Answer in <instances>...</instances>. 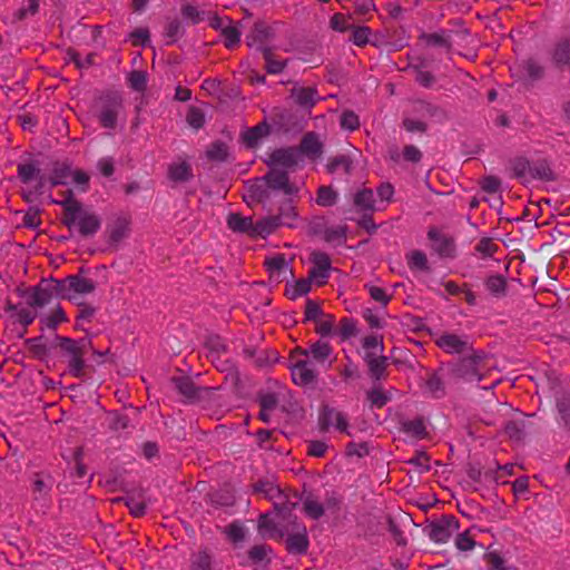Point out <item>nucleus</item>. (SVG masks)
I'll return each instance as SVG.
<instances>
[{"mask_svg": "<svg viewBox=\"0 0 570 570\" xmlns=\"http://www.w3.org/2000/svg\"><path fill=\"white\" fill-rule=\"evenodd\" d=\"M56 341L60 351L69 356V373L75 377H82L86 368L83 356L89 348H92L91 341L87 338L73 340L66 336H57Z\"/></svg>", "mask_w": 570, "mask_h": 570, "instance_id": "f257e3e1", "label": "nucleus"}, {"mask_svg": "<svg viewBox=\"0 0 570 570\" xmlns=\"http://www.w3.org/2000/svg\"><path fill=\"white\" fill-rule=\"evenodd\" d=\"M95 108L101 127L114 129L117 126L118 115L124 108L122 98L118 92H105L97 98Z\"/></svg>", "mask_w": 570, "mask_h": 570, "instance_id": "f03ea898", "label": "nucleus"}, {"mask_svg": "<svg viewBox=\"0 0 570 570\" xmlns=\"http://www.w3.org/2000/svg\"><path fill=\"white\" fill-rule=\"evenodd\" d=\"M466 356L451 365V374L456 379L465 381L481 380V372L485 367L484 354L473 348L466 352Z\"/></svg>", "mask_w": 570, "mask_h": 570, "instance_id": "7ed1b4c3", "label": "nucleus"}, {"mask_svg": "<svg viewBox=\"0 0 570 570\" xmlns=\"http://www.w3.org/2000/svg\"><path fill=\"white\" fill-rule=\"evenodd\" d=\"M262 181L272 191H281L286 196H293L298 193V187L291 181L288 171L281 168H268Z\"/></svg>", "mask_w": 570, "mask_h": 570, "instance_id": "20e7f679", "label": "nucleus"}, {"mask_svg": "<svg viewBox=\"0 0 570 570\" xmlns=\"http://www.w3.org/2000/svg\"><path fill=\"white\" fill-rule=\"evenodd\" d=\"M428 238L432 242V249L443 258H453L456 246L452 236L441 233L436 227H431L428 232Z\"/></svg>", "mask_w": 570, "mask_h": 570, "instance_id": "39448f33", "label": "nucleus"}, {"mask_svg": "<svg viewBox=\"0 0 570 570\" xmlns=\"http://www.w3.org/2000/svg\"><path fill=\"white\" fill-rule=\"evenodd\" d=\"M266 164L268 168L294 169L298 164V151L295 147L275 149L269 154Z\"/></svg>", "mask_w": 570, "mask_h": 570, "instance_id": "423d86ee", "label": "nucleus"}, {"mask_svg": "<svg viewBox=\"0 0 570 570\" xmlns=\"http://www.w3.org/2000/svg\"><path fill=\"white\" fill-rule=\"evenodd\" d=\"M60 195L63 197L62 200H53L55 204H59L62 206V217L61 223L68 227V229H71L75 227V219L76 214L81 209L83 206L82 203L78 199H76L75 194L72 189H67L60 193Z\"/></svg>", "mask_w": 570, "mask_h": 570, "instance_id": "0eeeda50", "label": "nucleus"}, {"mask_svg": "<svg viewBox=\"0 0 570 570\" xmlns=\"http://www.w3.org/2000/svg\"><path fill=\"white\" fill-rule=\"evenodd\" d=\"M75 216V226H77L81 237L88 238L94 236L101 226L100 217L95 213L85 210L83 206Z\"/></svg>", "mask_w": 570, "mask_h": 570, "instance_id": "6e6552de", "label": "nucleus"}, {"mask_svg": "<svg viewBox=\"0 0 570 570\" xmlns=\"http://www.w3.org/2000/svg\"><path fill=\"white\" fill-rule=\"evenodd\" d=\"M292 379L296 385L307 386L315 382L316 372L306 358L291 360Z\"/></svg>", "mask_w": 570, "mask_h": 570, "instance_id": "1a4fd4ad", "label": "nucleus"}, {"mask_svg": "<svg viewBox=\"0 0 570 570\" xmlns=\"http://www.w3.org/2000/svg\"><path fill=\"white\" fill-rule=\"evenodd\" d=\"M175 389L187 402H196L202 397V392L208 391L207 387H198L189 376H173L170 379Z\"/></svg>", "mask_w": 570, "mask_h": 570, "instance_id": "9d476101", "label": "nucleus"}, {"mask_svg": "<svg viewBox=\"0 0 570 570\" xmlns=\"http://www.w3.org/2000/svg\"><path fill=\"white\" fill-rule=\"evenodd\" d=\"M435 344L438 347L443 350L449 354H463L469 351H472L471 345L468 341L462 340L459 335L454 333H444L436 341Z\"/></svg>", "mask_w": 570, "mask_h": 570, "instance_id": "9b49d317", "label": "nucleus"}, {"mask_svg": "<svg viewBox=\"0 0 570 570\" xmlns=\"http://www.w3.org/2000/svg\"><path fill=\"white\" fill-rule=\"evenodd\" d=\"M330 416H335L334 424L340 432H347L348 423L344 414L326 404L322 405L320 410L318 425L322 431H328L332 426Z\"/></svg>", "mask_w": 570, "mask_h": 570, "instance_id": "f8f14e48", "label": "nucleus"}, {"mask_svg": "<svg viewBox=\"0 0 570 570\" xmlns=\"http://www.w3.org/2000/svg\"><path fill=\"white\" fill-rule=\"evenodd\" d=\"M331 268L330 256L325 253L313 254V267L311 268L308 276L312 279H316L318 285H324L328 277V271Z\"/></svg>", "mask_w": 570, "mask_h": 570, "instance_id": "ddd939ff", "label": "nucleus"}, {"mask_svg": "<svg viewBox=\"0 0 570 570\" xmlns=\"http://www.w3.org/2000/svg\"><path fill=\"white\" fill-rule=\"evenodd\" d=\"M333 348L332 346L322 340H318L317 342L313 343L308 350H303L302 347H296L291 353V360H295L296 355H303L308 356L309 354L313 356V358L317 362H324L330 357L332 354Z\"/></svg>", "mask_w": 570, "mask_h": 570, "instance_id": "4468645a", "label": "nucleus"}, {"mask_svg": "<svg viewBox=\"0 0 570 570\" xmlns=\"http://www.w3.org/2000/svg\"><path fill=\"white\" fill-rule=\"evenodd\" d=\"M297 151L298 154L301 153L311 159H316L323 153V144L318 139V136L311 131L303 136Z\"/></svg>", "mask_w": 570, "mask_h": 570, "instance_id": "2eb2a0df", "label": "nucleus"}, {"mask_svg": "<svg viewBox=\"0 0 570 570\" xmlns=\"http://www.w3.org/2000/svg\"><path fill=\"white\" fill-rule=\"evenodd\" d=\"M267 499L274 502V510L278 514L291 512L297 504V502H291L289 495L285 492V490H282L276 484H273Z\"/></svg>", "mask_w": 570, "mask_h": 570, "instance_id": "dca6fc26", "label": "nucleus"}, {"mask_svg": "<svg viewBox=\"0 0 570 570\" xmlns=\"http://www.w3.org/2000/svg\"><path fill=\"white\" fill-rule=\"evenodd\" d=\"M52 297V288L48 284L47 278H42L41 282L33 287L28 304L31 307H43L50 303Z\"/></svg>", "mask_w": 570, "mask_h": 570, "instance_id": "f3484780", "label": "nucleus"}, {"mask_svg": "<svg viewBox=\"0 0 570 570\" xmlns=\"http://www.w3.org/2000/svg\"><path fill=\"white\" fill-rule=\"evenodd\" d=\"M285 544H286V550L289 553H294V554L306 553L308 546H309L306 527L303 525L302 529L297 533L289 534L286 538Z\"/></svg>", "mask_w": 570, "mask_h": 570, "instance_id": "a211bd4d", "label": "nucleus"}, {"mask_svg": "<svg viewBox=\"0 0 570 570\" xmlns=\"http://www.w3.org/2000/svg\"><path fill=\"white\" fill-rule=\"evenodd\" d=\"M401 431L416 440H424L429 438V432L423 416H417L413 420L402 421Z\"/></svg>", "mask_w": 570, "mask_h": 570, "instance_id": "6ab92c4d", "label": "nucleus"}, {"mask_svg": "<svg viewBox=\"0 0 570 570\" xmlns=\"http://www.w3.org/2000/svg\"><path fill=\"white\" fill-rule=\"evenodd\" d=\"M227 226L235 233H243L254 237V222L250 217H244L239 213H232L227 217Z\"/></svg>", "mask_w": 570, "mask_h": 570, "instance_id": "aec40b11", "label": "nucleus"}, {"mask_svg": "<svg viewBox=\"0 0 570 570\" xmlns=\"http://www.w3.org/2000/svg\"><path fill=\"white\" fill-rule=\"evenodd\" d=\"M317 91L314 87H293L291 89V97L295 102L305 108H312L316 104Z\"/></svg>", "mask_w": 570, "mask_h": 570, "instance_id": "412c9836", "label": "nucleus"}, {"mask_svg": "<svg viewBox=\"0 0 570 570\" xmlns=\"http://www.w3.org/2000/svg\"><path fill=\"white\" fill-rule=\"evenodd\" d=\"M552 60L558 68H570V36L556 43Z\"/></svg>", "mask_w": 570, "mask_h": 570, "instance_id": "4be33fe9", "label": "nucleus"}, {"mask_svg": "<svg viewBox=\"0 0 570 570\" xmlns=\"http://www.w3.org/2000/svg\"><path fill=\"white\" fill-rule=\"evenodd\" d=\"M366 364L368 366V373L374 380H383L387 376V357L376 356L373 353H367L365 356Z\"/></svg>", "mask_w": 570, "mask_h": 570, "instance_id": "5701e85b", "label": "nucleus"}, {"mask_svg": "<svg viewBox=\"0 0 570 570\" xmlns=\"http://www.w3.org/2000/svg\"><path fill=\"white\" fill-rule=\"evenodd\" d=\"M130 219L118 217L109 227V243L118 245L129 233Z\"/></svg>", "mask_w": 570, "mask_h": 570, "instance_id": "b1692460", "label": "nucleus"}, {"mask_svg": "<svg viewBox=\"0 0 570 570\" xmlns=\"http://www.w3.org/2000/svg\"><path fill=\"white\" fill-rule=\"evenodd\" d=\"M68 286L73 296L76 294H90L96 289V284L92 279L80 275H69Z\"/></svg>", "mask_w": 570, "mask_h": 570, "instance_id": "393cba45", "label": "nucleus"}, {"mask_svg": "<svg viewBox=\"0 0 570 570\" xmlns=\"http://www.w3.org/2000/svg\"><path fill=\"white\" fill-rule=\"evenodd\" d=\"M354 206L362 213H374L375 200L373 190L370 188H363L354 195Z\"/></svg>", "mask_w": 570, "mask_h": 570, "instance_id": "a878e982", "label": "nucleus"}, {"mask_svg": "<svg viewBox=\"0 0 570 570\" xmlns=\"http://www.w3.org/2000/svg\"><path fill=\"white\" fill-rule=\"evenodd\" d=\"M167 175L174 183H185L193 178L191 167L187 161L170 164L168 166Z\"/></svg>", "mask_w": 570, "mask_h": 570, "instance_id": "bb28decb", "label": "nucleus"}, {"mask_svg": "<svg viewBox=\"0 0 570 570\" xmlns=\"http://www.w3.org/2000/svg\"><path fill=\"white\" fill-rule=\"evenodd\" d=\"M71 174V167L69 164L65 161H55L49 177L50 185L52 187L65 185Z\"/></svg>", "mask_w": 570, "mask_h": 570, "instance_id": "cd10ccee", "label": "nucleus"}, {"mask_svg": "<svg viewBox=\"0 0 570 570\" xmlns=\"http://www.w3.org/2000/svg\"><path fill=\"white\" fill-rule=\"evenodd\" d=\"M142 495H144L142 491H141V490H139V492H138V499H136V498H134V497L128 495V497H126V498H116V499H112V502H114V503L124 502V503L128 507V509H129L130 513H131L134 517L139 518V517L145 515V513H146V503H145V501L142 500Z\"/></svg>", "mask_w": 570, "mask_h": 570, "instance_id": "c85d7f7f", "label": "nucleus"}, {"mask_svg": "<svg viewBox=\"0 0 570 570\" xmlns=\"http://www.w3.org/2000/svg\"><path fill=\"white\" fill-rule=\"evenodd\" d=\"M422 43L431 48L450 49V37L445 31L424 33L420 37Z\"/></svg>", "mask_w": 570, "mask_h": 570, "instance_id": "c756f323", "label": "nucleus"}, {"mask_svg": "<svg viewBox=\"0 0 570 570\" xmlns=\"http://www.w3.org/2000/svg\"><path fill=\"white\" fill-rule=\"evenodd\" d=\"M281 225L279 217L276 215L268 216L262 218L261 220L254 223V237L256 236H266L275 232Z\"/></svg>", "mask_w": 570, "mask_h": 570, "instance_id": "7c9ffc66", "label": "nucleus"}, {"mask_svg": "<svg viewBox=\"0 0 570 570\" xmlns=\"http://www.w3.org/2000/svg\"><path fill=\"white\" fill-rule=\"evenodd\" d=\"M228 156L229 148L227 144L222 140L213 141L206 150V157L212 161L223 163L227 160Z\"/></svg>", "mask_w": 570, "mask_h": 570, "instance_id": "2f4dec72", "label": "nucleus"}, {"mask_svg": "<svg viewBox=\"0 0 570 570\" xmlns=\"http://www.w3.org/2000/svg\"><path fill=\"white\" fill-rule=\"evenodd\" d=\"M268 36L269 29L264 23H256L246 37V42L249 47L263 48Z\"/></svg>", "mask_w": 570, "mask_h": 570, "instance_id": "473e14b6", "label": "nucleus"}, {"mask_svg": "<svg viewBox=\"0 0 570 570\" xmlns=\"http://www.w3.org/2000/svg\"><path fill=\"white\" fill-rule=\"evenodd\" d=\"M46 480H51V475L49 473H33L32 493L35 494V499L42 498L49 493L51 485L48 484Z\"/></svg>", "mask_w": 570, "mask_h": 570, "instance_id": "72a5a7b5", "label": "nucleus"}, {"mask_svg": "<svg viewBox=\"0 0 570 570\" xmlns=\"http://www.w3.org/2000/svg\"><path fill=\"white\" fill-rule=\"evenodd\" d=\"M484 285L487 289L497 297L505 296L507 294L508 284L505 277L502 275H491L487 277Z\"/></svg>", "mask_w": 570, "mask_h": 570, "instance_id": "f704fd0d", "label": "nucleus"}, {"mask_svg": "<svg viewBox=\"0 0 570 570\" xmlns=\"http://www.w3.org/2000/svg\"><path fill=\"white\" fill-rule=\"evenodd\" d=\"M276 216L279 217V223L282 226H293V223L297 217V210L296 206L293 204V200L291 198L286 199L282 204Z\"/></svg>", "mask_w": 570, "mask_h": 570, "instance_id": "c9c22d12", "label": "nucleus"}, {"mask_svg": "<svg viewBox=\"0 0 570 570\" xmlns=\"http://www.w3.org/2000/svg\"><path fill=\"white\" fill-rule=\"evenodd\" d=\"M407 266L412 271L429 272V263L426 255L419 249L411 250L406 254Z\"/></svg>", "mask_w": 570, "mask_h": 570, "instance_id": "e433bc0d", "label": "nucleus"}, {"mask_svg": "<svg viewBox=\"0 0 570 570\" xmlns=\"http://www.w3.org/2000/svg\"><path fill=\"white\" fill-rule=\"evenodd\" d=\"M530 177L544 181L554 180V174L547 160H538L531 165Z\"/></svg>", "mask_w": 570, "mask_h": 570, "instance_id": "4c0bfd02", "label": "nucleus"}, {"mask_svg": "<svg viewBox=\"0 0 570 570\" xmlns=\"http://www.w3.org/2000/svg\"><path fill=\"white\" fill-rule=\"evenodd\" d=\"M69 276L63 279H56L50 277L47 279L48 284L52 288L53 296L59 297L61 299H72L73 295L70 292L68 286Z\"/></svg>", "mask_w": 570, "mask_h": 570, "instance_id": "58836bf2", "label": "nucleus"}, {"mask_svg": "<svg viewBox=\"0 0 570 570\" xmlns=\"http://www.w3.org/2000/svg\"><path fill=\"white\" fill-rule=\"evenodd\" d=\"M312 288V278H301L295 282L294 285L287 286L285 289V296L289 299H296L303 295H306Z\"/></svg>", "mask_w": 570, "mask_h": 570, "instance_id": "ea45409f", "label": "nucleus"}, {"mask_svg": "<svg viewBox=\"0 0 570 570\" xmlns=\"http://www.w3.org/2000/svg\"><path fill=\"white\" fill-rule=\"evenodd\" d=\"M180 12L183 18L193 24H197L206 20L208 16L205 11H200L196 6H193L190 3H183Z\"/></svg>", "mask_w": 570, "mask_h": 570, "instance_id": "a19ab883", "label": "nucleus"}, {"mask_svg": "<svg viewBox=\"0 0 570 570\" xmlns=\"http://www.w3.org/2000/svg\"><path fill=\"white\" fill-rule=\"evenodd\" d=\"M425 386L434 397H442L445 395L444 382L438 372H433L428 375Z\"/></svg>", "mask_w": 570, "mask_h": 570, "instance_id": "79ce46f5", "label": "nucleus"}, {"mask_svg": "<svg viewBox=\"0 0 570 570\" xmlns=\"http://www.w3.org/2000/svg\"><path fill=\"white\" fill-rule=\"evenodd\" d=\"M337 193L331 186H321L317 189L316 204L322 207H330L336 204Z\"/></svg>", "mask_w": 570, "mask_h": 570, "instance_id": "37998d69", "label": "nucleus"}, {"mask_svg": "<svg viewBox=\"0 0 570 570\" xmlns=\"http://www.w3.org/2000/svg\"><path fill=\"white\" fill-rule=\"evenodd\" d=\"M212 553L205 548L193 554L191 567L197 570H212Z\"/></svg>", "mask_w": 570, "mask_h": 570, "instance_id": "c03bdc74", "label": "nucleus"}, {"mask_svg": "<svg viewBox=\"0 0 570 570\" xmlns=\"http://www.w3.org/2000/svg\"><path fill=\"white\" fill-rule=\"evenodd\" d=\"M510 168L513 173V177L522 179L530 176V161L524 157H517L510 161Z\"/></svg>", "mask_w": 570, "mask_h": 570, "instance_id": "a18cd8bd", "label": "nucleus"}, {"mask_svg": "<svg viewBox=\"0 0 570 570\" xmlns=\"http://www.w3.org/2000/svg\"><path fill=\"white\" fill-rule=\"evenodd\" d=\"M303 510L313 520H318L325 513L323 504L312 497H307L304 500Z\"/></svg>", "mask_w": 570, "mask_h": 570, "instance_id": "49530a36", "label": "nucleus"}, {"mask_svg": "<svg viewBox=\"0 0 570 570\" xmlns=\"http://www.w3.org/2000/svg\"><path fill=\"white\" fill-rule=\"evenodd\" d=\"M499 250V245L491 237H482L475 246V252L481 257H492Z\"/></svg>", "mask_w": 570, "mask_h": 570, "instance_id": "de8ad7c7", "label": "nucleus"}, {"mask_svg": "<svg viewBox=\"0 0 570 570\" xmlns=\"http://www.w3.org/2000/svg\"><path fill=\"white\" fill-rule=\"evenodd\" d=\"M17 174L23 184H28L40 174V169L33 163L19 164Z\"/></svg>", "mask_w": 570, "mask_h": 570, "instance_id": "09e8293b", "label": "nucleus"}, {"mask_svg": "<svg viewBox=\"0 0 570 570\" xmlns=\"http://www.w3.org/2000/svg\"><path fill=\"white\" fill-rule=\"evenodd\" d=\"M220 36L223 38L224 45L227 48H233L234 46L238 45L240 39V31L239 29L230 21L228 26L220 32Z\"/></svg>", "mask_w": 570, "mask_h": 570, "instance_id": "8fccbe9b", "label": "nucleus"}, {"mask_svg": "<svg viewBox=\"0 0 570 570\" xmlns=\"http://www.w3.org/2000/svg\"><path fill=\"white\" fill-rule=\"evenodd\" d=\"M268 134V127L266 124L257 125L248 129L244 136L245 141L248 146L253 147L256 142L265 135Z\"/></svg>", "mask_w": 570, "mask_h": 570, "instance_id": "3c124183", "label": "nucleus"}, {"mask_svg": "<svg viewBox=\"0 0 570 570\" xmlns=\"http://www.w3.org/2000/svg\"><path fill=\"white\" fill-rule=\"evenodd\" d=\"M451 537L448 524L432 523L430 530V538L435 542H445Z\"/></svg>", "mask_w": 570, "mask_h": 570, "instance_id": "603ef678", "label": "nucleus"}, {"mask_svg": "<svg viewBox=\"0 0 570 570\" xmlns=\"http://www.w3.org/2000/svg\"><path fill=\"white\" fill-rule=\"evenodd\" d=\"M366 395L367 400L371 402V405L377 409H382L390 401V397L382 387L372 389L367 392Z\"/></svg>", "mask_w": 570, "mask_h": 570, "instance_id": "864d4df0", "label": "nucleus"}, {"mask_svg": "<svg viewBox=\"0 0 570 570\" xmlns=\"http://www.w3.org/2000/svg\"><path fill=\"white\" fill-rule=\"evenodd\" d=\"M340 124L343 129L354 131L360 127V119L354 111L345 110L341 115Z\"/></svg>", "mask_w": 570, "mask_h": 570, "instance_id": "5fc2aeb1", "label": "nucleus"}, {"mask_svg": "<svg viewBox=\"0 0 570 570\" xmlns=\"http://www.w3.org/2000/svg\"><path fill=\"white\" fill-rule=\"evenodd\" d=\"M264 265L271 275L279 274L286 267V259L284 254H277L273 257L266 258Z\"/></svg>", "mask_w": 570, "mask_h": 570, "instance_id": "6e6d98bb", "label": "nucleus"}, {"mask_svg": "<svg viewBox=\"0 0 570 570\" xmlns=\"http://www.w3.org/2000/svg\"><path fill=\"white\" fill-rule=\"evenodd\" d=\"M186 121L194 129H200L205 124L204 112L197 107H189Z\"/></svg>", "mask_w": 570, "mask_h": 570, "instance_id": "4d7b16f0", "label": "nucleus"}, {"mask_svg": "<svg viewBox=\"0 0 570 570\" xmlns=\"http://www.w3.org/2000/svg\"><path fill=\"white\" fill-rule=\"evenodd\" d=\"M269 190L266 185L254 184L248 189V196L256 203H264L269 198Z\"/></svg>", "mask_w": 570, "mask_h": 570, "instance_id": "13d9d810", "label": "nucleus"}, {"mask_svg": "<svg viewBox=\"0 0 570 570\" xmlns=\"http://www.w3.org/2000/svg\"><path fill=\"white\" fill-rule=\"evenodd\" d=\"M351 41L356 46H365L368 42L371 29L368 27H354L351 29Z\"/></svg>", "mask_w": 570, "mask_h": 570, "instance_id": "bf43d9fd", "label": "nucleus"}, {"mask_svg": "<svg viewBox=\"0 0 570 570\" xmlns=\"http://www.w3.org/2000/svg\"><path fill=\"white\" fill-rule=\"evenodd\" d=\"M340 167L344 169L346 174L351 171L352 163L346 156H338L328 160L326 169L328 173H335Z\"/></svg>", "mask_w": 570, "mask_h": 570, "instance_id": "052dcab7", "label": "nucleus"}, {"mask_svg": "<svg viewBox=\"0 0 570 570\" xmlns=\"http://www.w3.org/2000/svg\"><path fill=\"white\" fill-rule=\"evenodd\" d=\"M331 27L340 32L347 31L353 28L352 19L342 13H335L331 19Z\"/></svg>", "mask_w": 570, "mask_h": 570, "instance_id": "680f3d73", "label": "nucleus"}, {"mask_svg": "<svg viewBox=\"0 0 570 570\" xmlns=\"http://www.w3.org/2000/svg\"><path fill=\"white\" fill-rule=\"evenodd\" d=\"M68 318L66 316L65 311L61 306H58L52 311V313L46 318L45 323L48 328L56 330L60 323L67 322Z\"/></svg>", "mask_w": 570, "mask_h": 570, "instance_id": "e2e57ef3", "label": "nucleus"}, {"mask_svg": "<svg viewBox=\"0 0 570 570\" xmlns=\"http://www.w3.org/2000/svg\"><path fill=\"white\" fill-rule=\"evenodd\" d=\"M558 411L566 425L570 426V395L563 394L557 400Z\"/></svg>", "mask_w": 570, "mask_h": 570, "instance_id": "0e129e2a", "label": "nucleus"}, {"mask_svg": "<svg viewBox=\"0 0 570 570\" xmlns=\"http://www.w3.org/2000/svg\"><path fill=\"white\" fill-rule=\"evenodd\" d=\"M40 0H28L27 6H22L16 13L17 20H23L30 16H35L39 10Z\"/></svg>", "mask_w": 570, "mask_h": 570, "instance_id": "69168bd1", "label": "nucleus"}, {"mask_svg": "<svg viewBox=\"0 0 570 570\" xmlns=\"http://www.w3.org/2000/svg\"><path fill=\"white\" fill-rule=\"evenodd\" d=\"M356 323L352 318H342L340 322V335L343 340H347L356 335Z\"/></svg>", "mask_w": 570, "mask_h": 570, "instance_id": "338daca9", "label": "nucleus"}, {"mask_svg": "<svg viewBox=\"0 0 570 570\" xmlns=\"http://www.w3.org/2000/svg\"><path fill=\"white\" fill-rule=\"evenodd\" d=\"M484 559L491 570H505L504 559L497 551H490L484 554Z\"/></svg>", "mask_w": 570, "mask_h": 570, "instance_id": "774afa93", "label": "nucleus"}]
</instances>
